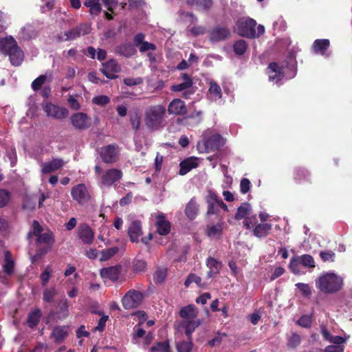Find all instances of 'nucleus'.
<instances>
[{"instance_id":"nucleus-34","label":"nucleus","mask_w":352,"mask_h":352,"mask_svg":"<svg viewBox=\"0 0 352 352\" xmlns=\"http://www.w3.org/2000/svg\"><path fill=\"white\" fill-rule=\"evenodd\" d=\"M206 265L210 270L207 274L208 278L218 274L221 268V263L213 258H208Z\"/></svg>"},{"instance_id":"nucleus-40","label":"nucleus","mask_w":352,"mask_h":352,"mask_svg":"<svg viewBox=\"0 0 352 352\" xmlns=\"http://www.w3.org/2000/svg\"><path fill=\"white\" fill-rule=\"evenodd\" d=\"M272 229V225L270 223L257 224L253 230L254 236L257 237H264L267 236Z\"/></svg>"},{"instance_id":"nucleus-13","label":"nucleus","mask_w":352,"mask_h":352,"mask_svg":"<svg viewBox=\"0 0 352 352\" xmlns=\"http://www.w3.org/2000/svg\"><path fill=\"white\" fill-rule=\"evenodd\" d=\"M91 32V27L86 23H81L79 25L67 31L64 35L66 41H73L81 36L88 34Z\"/></svg>"},{"instance_id":"nucleus-44","label":"nucleus","mask_w":352,"mask_h":352,"mask_svg":"<svg viewBox=\"0 0 352 352\" xmlns=\"http://www.w3.org/2000/svg\"><path fill=\"white\" fill-rule=\"evenodd\" d=\"M85 6L89 8V12L91 15L98 14L102 10L100 0H86Z\"/></svg>"},{"instance_id":"nucleus-20","label":"nucleus","mask_w":352,"mask_h":352,"mask_svg":"<svg viewBox=\"0 0 352 352\" xmlns=\"http://www.w3.org/2000/svg\"><path fill=\"white\" fill-rule=\"evenodd\" d=\"M321 334L323 339L334 344L344 345L347 340L346 337L333 336L324 325H321Z\"/></svg>"},{"instance_id":"nucleus-41","label":"nucleus","mask_w":352,"mask_h":352,"mask_svg":"<svg viewBox=\"0 0 352 352\" xmlns=\"http://www.w3.org/2000/svg\"><path fill=\"white\" fill-rule=\"evenodd\" d=\"M35 35V30L34 27L30 24H26L21 28L19 36L23 40H29L33 38Z\"/></svg>"},{"instance_id":"nucleus-36","label":"nucleus","mask_w":352,"mask_h":352,"mask_svg":"<svg viewBox=\"0 0 352 352\" xmlns=\"http://www.w3.org/2000/svg\"><path fill=\"white\" fill-rule=\"evenodd\" d=\"M223 230V223L218 222L215 225H208L206 228L207 235L212 239L219 238Z\"/></svg>"},{"instance_id":"nucleus-48","label":"nucleus","mask_w":352,"mask_h":352,"mask_svg":"<svg viewBox=\"0 0 352 352\" xmlns=\"http://www.w3.org/2000/svg\"><path fill=\"white\" fill-rule=\"evenodd\" d=\"M120 250L118 247H113L101 252L100 261H107L115 256Z\"/></svg>"},{"instance_id":"nucleus-33","label":"nucleus","mask_w":352,"mask_h":352,"mask_svg":"<svg viewBox=\"0 0 352 352\" xmlns=\"http://www.w3.org/2000/svg\"><path fill=\"white\" fill-rule=\"evenodd\" d=\"M136 50L131 43H124L116 48V53L125 57H130L134 55Z\"/></svg>"},{"instance_id":"nucleus-42","label":"nucleus","mask_w":352,"mask_h":352,"mask_svg":"<svg viewBox=\"0 0 352 352\" xmlns=\"http://www.w3.org/2000/svg\"><path fill=\"white\" fill-rule=\"evenodd\" d=\"M41 316V311L38 309H36L30 312L27 320L28 326L30 328L36 327L40 320Z\"/></svg>"},{"instance_id":"nucleus-26","label":"nucleus","mask_w":352,"mask_h":352,"mask_svg":"<svg viewBox=\"0 0 352 352\" xmlns=\"http://www.w3.org/2000/svg\"><path fill=\"white\" fill-rule=\"evenodd\" d=\"M7 55L9 56L10 63L14 66L20 65L24 58L23 52L18 45L13 47Z\"/></svg>"},{"instance_id":"nucleus-47","label":"nucleus","mask_w":352,"mask_h":352,"mask_svg":"<svg viewBox=\"0 0 352 352\" xmlns=\"http://www.w3.org/2000/svg\"><path fill=\"white\" fill-rule=\"evenodd\" d=\"M247 47L246 42L243 39L236 41L233 45L234 51L238 55H243L245 52Z\"/></svg>"},{"instance_id":"nucleus-5","label":"nucleus","mask_w":352,"mask_h":352,"mask_svg":"<svg viewBox=\"0 0 352 352\" xmlns=\"http://www.w3.org/2000/svg\"><path fill=\"white\" fill-rule=\"evenodd\" d=\"M301 266L308 269L315 267V261L312 256L303 254L302 256H293L289 265L291 272L297 275L304 274L305 272L302 270Z\"/></svg>"},{"instance_id":"nucleus-9","label":"nucleus","mask_w":352,"mask_h":352,"mask_svg":"<svg viewBox=\"0 0 352 352\" xmlns=\"http://www.w3.org/2000/svg\"><path fill=\"white\" fill-rule=\"evenodd\" d=\"M122 177V172L117 168H110L105 170L100 177L99 186L102 187H109L116 182H119Z\"/></svg>"},{"instance_id":"nucleus-32","label":"nucleus","mask_w":352,"mask_h":352,"mask_svg":"<svg viewBox=\"0 0 352 352\" xmlns=\"http://www.w3.org/2000/svg\"><path fill=\"white\" fill-rule=\"evenodd\" d=\"M183 82L171 87L173 91H182L190 88L192 86V80L191 77L187 74H183L181 76Z\"/></svg>"},{"instance_id":"nucleus-16","label":"nucleus","mask_w":352,"mask_h":352,"mask_svg":"<svg viewBox=\"0 0 352 352\" xmlns=\"http://www.w3.org/2000/svg\"><path fill=\"white\" fill-rule=\"evenodd\" d=\"M77 234L85 244H91L94 241V232L87 223H82L78 227Z\"/></svg>"},{"instance_id":"nucleus-28","label":"nucleus","mask_w":352,"mask_h":352,"mask_svg":"<svg viewBox=\"0 0 352 352\" xmlns=\"http://www.w3.org/2000/svg\"><path fill=\"white\" fill-rule=\"evenodd\" d=\"M17 45L15 39L11 36H6L0 38V52L7 55L11 50Z\"/></svg>"},{"instance_id":"nucleus-45","label":"nucleus","mask_w":352,"mask_h":352,"mask_svg":"<svg viewBox=\"0 0 352 352\" xmlns=\"http://www.w3.org/2000/svg\"><path fill=\"white\" fill-rule=\"evenodd\" d=\"M69 314V302L67 299H64L61 302L59 311L57 313V318L60 320H63L66 318Z\"/></svg>"},{"instance_id":"nucleus-19","label":"nucleus","mask_w":352,"mask_h":352,"mask_svg":"<svg viewBox=\"0 0 352 352\" xmlns=\"http://www.w3.org/2000/svg\"><path fill=\"white\" fill-rule=\"evenodd\" d=\"M168 112L170 115H184L187 112V107L182 100L175 98L169 103Z\"/></svg>"},{"instance_id":"nucleus-59","label":"nucleus","mask_w":352,"mask_h":352,"mask_svg":"<svg viewBox=\"0 0 352 352\" xmlns=\"http://www.w3.org/2000/svg\"><path fill=\"white\" fill-rule=\"evenodd\" d=\"M10 199L9 192L3 189H0V208L4 207Z\"/></svg>"},{"instance_id":"nucleus-29","label":"nucleus","mask_w":352,"mask_h":352,"mask_svg":"<svg viewBox=\"0 0 352 352\" xmlns=\"http://www.w3.org/2000/svg\"><path fill=\"white\" fill-rule=\"evenodd\" d=\"M222 91L220 86L214 81L210 82L208 98L210 100L217 102L221 98Z\"/></svg>"},{"instance_id":"nucleus-21","label":"nucleus","mask_w":352,"mask_h":352,"mask_svg":"<svg viewBox=\"0 0 352 352\" xmlns=\"http://www.w3.org/2000/svg\"><path fill=\"white\" fill-rule=\"evenodd\" d=\"M120 274V267L118 265L104 267L100 270V274L102 278H108L116 281Z\"/></svg>"},{"instance_id":"nucleus-8","label":"nucleus","mask_w":352,"mask_h":352,"mask_svg":"<svg viewBox=\"0 0 352 352\" xmlns=\"http://www.w3.org/2000/svg\"><path fill=\"white\" fill-rule=\"evenodd\" d=\"M236 29L239 34L248 38H254L252 28H256V21L249 17H243L239 19L236 24Z\"/></svg>"},{"instance_id":"nucleus-14","label":"nucleus","mask_w":352,"mask_h":352,"mask_svg":"<svg viewBox=\"0 0 352 352\" xmlns=\"http://www.w3.org/2000/svg\"><path fill=\"white\" fill-rule=\"evenodd\" d=\"M72 126L76 129L84 130L91 126V118L86 113L79 112L71 117Z\"/></svg>"},{"instance_id":"nucleus-49","label":"nucleus","mask_w":352,"mask_h":352,"mask_svg":"<svg viewBox=\"0 0 352 352\" xmlns=\"http://www.w3.org/2000/svg\"><path fill=\"white\" fill-rule=\"evenodd\" d=\"M187 3L190 6H196L204 9H208L212 5V0H187Z\"/></svg>"},{"instance_id":"nucleus-50","label":"nucleus","mask_w":352,"mask_h":352,"mask_svg":"<svg viewBox=\"0 0 352 352\" xmlns=\"http://www.w3.org/2000/svg\"><path fill=\"white\" fill-rule=\"evenodd\" d=\"M36 241L38 243H43L47 245H52L54 242L52 233L47 232L43 234H40L37 236Z\"/></svg>"},{"instance_id":"nucleus-57","label":"nucleus","mask_w":352,"mask_h":352,"mask_svg":"<svg viewBox=\"0 0 352 352\" xmlns=\"http://www.w3.org/2000/svg\"><path fill=\"white\" fill-rule=\"evenodd\" d=\"M320 256L324 262H333L335 253L331 250L323 251L320 253Z\"/></svg>"},{"instance_id":"nucleus-43","label":"nucleus","mask_w":352,"mask_h":352,"mask_svg":"<svg viewBox=\"0 0 352 352\" xmlns=\"http://www.w3.org/2000/svg\"><path fill=\"white\" fill-rule=\"evenodd\" d=\"M252 208L250 204L245 202L243 203L237 209L235 214V219L237 220L247 218L246 216L250 213Z\"/></svg>"},{"instance_id":"nucleus-63","label":"nucleus","mask_w":352,"mask_h":352,"mask_svg":"<svg viewBox=\"0 0 352 352\" xmlns=\"http://www.w3.org/2000/svg\"><path fill=\"white\" fill-rule=\"evenodd\" d=\"M257 223V219L256 216L247 217L243 221L244 226L248 229L255 228Z\"/></svg>"},{"instance_id":"nucleus-22","label":"nucleus","mask_w":352,"mask_h":352,"mask_svg":"<svg viewBox=\"0 0 352 352\" xmlns=\"http://www.w3.org/2000/svg\"><path fill=\"white\" fill-rule=\"evenodd\" d=\"M65 162L60 158L53 159L52 161L42 164L41 172L43 174L54 172L65 165Z\"/></svg>"},{"instance_id":"nucleus-3","label":"nucleus","mask_w":352,"mask_h":352,"mask_svg":"<svg viewBox=\"0 0 352 352\" xmlns=\"http://www.w3.org/2000/svg\"><path fill=\"white\" fill-rule=\"evenodd\" d=\"M269 80L274 84L280 85L281 81L285 79H290L296 76V70L294 67L279 66L276 63H272L267 67Z\"/></svg>"},{"instance_id":"nucleus-15","label":"nucleus","mask_w":352,"mask_h":352,"mask_svg":"<svg viewBox=\"0 0 352 352\" xmlns=\"http://www.w3.org/2000/svg\"><path fill=\"white\" fill-rule=\"evenodd\" d=\"M101 72L108 78L114 79L117 78V74L120 72V67L116 60L111 59L107 63H102Z\"/></svg>"},{"instance_id":"nucleus-4","label":"nucleus","mask_w":352,"mask_h":352,"mask_svg":"<svg viewBox=\"0 0 352 352\" xmlns=\"http://www.w3.org/2000/svg\"><path fill=\"white\" fill-rule=\"evenodd\" d=\"M210 131H206L201 141L197 143V147L200 153H208L217 150L226 143V140L219 134H211Z\"/></svg>"},{"instance_id":"nucleus-11","label":"nucleus","mask_w":352,"mask_h":352,"mask_svg":"<svg viewBox=\"0 0 352 352\" xmlns=\"http://www.w3.org/2000/svg\"><path fill=\"white\" fill-rule=\"evenodd\" d=\"M71 195L72 198L80 205L86 204L91 198L88 190L84 184H79L74 186L71 190Z\"/></svg>"},{"instance_id":"nucleus-24","label":"nucleus","mask_w":352,"mask_h":352,"mask_svg":"<svg viewBox=\"0 0 352 352\" xmlns=\"http://www.w3.org/2000/svg\"><path fill=\"white\" fill-rule=\"evenodd\" d=\"M197 315L198 310L193 305L184 307L179 311V316L182 318V320H199Z\"/></svg>"},{"instance_id":"nucleus-2","label":"nucleus","mask_w":352,"mask_h":352,"mask_svg":"<svg viewBox=\"0 0 352 352\" xmlns=\"http://www.w3.org/2000/svg\"><path fill=\"white\" fill-rule=\"evenodd\" d=\"M165 114L166 108L161 104L148 107L144 113L146 126L153 131L160 129L164 126Z\"/></svg>"},{"instance_id":"nucleus-37","label":"nucleus","mask_w":352,"mask_h":352,"mask_svg":"<svg viewBox=\"0 0 352 352\" xmlns=\"http://www.w3.org/2000/svg\"><path fill=\"white\" fill-rule=\"evenodd\" d=\"M230 34L229 30L226 28H217L210 33V39L212 41H218L225 39Z\"/></svg>"},{"instance_id":"nucleus-64","label":"nucleus","mask_w":352,"mask_h":352,"mask_svg":"<svg viewBox=\"0 0 352 352\" xmlns=\"http://www.w3.org/2000/svg\"><path fill=\"white\" fill-rule=\"evenodd\" d=\"M344 349V345L340 344H331L324 348V352H343Z\"/></svg>"},{"instance_id":"nucleus-56","label":"nucleus","mask_w":352,"mask_h":352,"mask_svg":"<svg viewBox=\"0 0 352 352\" xmlns=\"http://www.w3.org/2000/svg\"><path fill=\"white\" fill-rule=\"evenodd\" d=\"M151 351L153 352H168L169 345L168 342H158L155 346H152Z\"/></svg>"},{"instance_id":"nucleus-46","label":"nucleus","mask_w":352,"mask_h":352,"mask_svg":"<svg viewBox=\"0 0 352 352\" xmlns=\"http://www.w3.org/2000/svg\"><path fill=\"white\" fill-rule=\"evenodd\" d=\"M57 294V290L55 287L46 288L43 291V300L47 302H52L54 301L55 296Z\"/></svg>"},{"instance_id":"nucleus-51","label":"nucleus","mask_w":352,"mask_h":352,"mask_svg":"<svg viewBox=\"0 0 352 352\" xmlns=\"http://www.w3.org/2000/svg\"><path fill=\"white\" fill-rule=\"evenodd\" d=\"M167 276V270L165 267H159L154 274V280L155 283H161L164 282Z\"/></svg>"},{"instance_id":"nucleus-25","label":"nucleus","mask_w":352,"mask_h":352,"mask_svg":"<svg viewBox=\"0 0 352 352\" xmlns=\"http://www.w3.org/2000/svg\"><path fill=\"white\" fill-rule=\"evenodd\" d=\"M156 226L157 230L160 235H166L170 230V224L162 213L157 217Z\"/></svg>"},{"instance_id":"nucleus-55","label":"nucleus","mask_w":352,"mask_h":352,"mask_svg":"<svg viewBox=\"0 0 352 352\" xmlns=\"http://www.w3.org/2000/svg\"><path fill=\"white\" fill-rule=\"evenodd\" d=\"M311 316L308 315L301 316L297 321L298 324L305 328L310 327L311 325Z\"/></svg>"},{"instance_id":"nucleus-17","label":"nucleus","mask_w":352,"mask_h":352,"mask_svg":"<svg viewBox=\"0 0 352 352\" xmlns=\"http://www.w3.org/2000/svg\"><path fill=\"white\" fill-rule=\"evenodd\" d=\"M201 324V320H182L177 327V329L179 331H184L187 336L188 338L190 340L192 333Z\"/></svg>"},{"instance_id":"nucleus-38","label":"nucleus","mask_w":352,"mask_h":352,"mask_svg":"<svg viewBox=\"0 0 352 352\" xmlns=\"http://www.w3.org/2000/svg\"><path fill=\"white\" fill-rule=\"evenodd\" d=\"M201 111H195L188 116H186L182 119L183 123L188 126H195L201 122Z\"/></svg>"},{"instance_id":"nucleus-6","label":"nucleus","mask_w":352,"mask_h":352,"mask_svg":"<svg viewBox=\"0 0 352 352\" xmlns=\"http://www.w3.org/2000/svg\"><path fill=\"white\" fill-rule=\"evenodd\" d=\"M206 199L208 204V215L216 214L221 216L222 213L228 212V206L214 192L209 191Z\"/></svg>"},{"instance_id":"nucleus-18","label":"nucleus","mask_w":352,"mask_h":352,"mask_svg":"<svg viewBox=\"0 0 352 352\" xmlns=\"http://www.w3.org/2000/svg\"><path fill=\"white\" fill-rule=\"evenodd\" d=\"M3 273L6 276H11L15 270V261L10 251H6L2 263Z\"/></svg>"},{"instance_id":"nucleus-61","label":"nucleus","mask_w":352,"mask_h":352,"mask_svg":"<svg viewBox=\"0 0 352 352\" xmlns=\"http://www.w3.org/2000/svg\"><path fill=\"white\" fill-rule=\"evenodd\" d=\"M300 336L297 333H293L288 340V346L292 348H296L300 343Z\"/></svg>"},{"instance_id":"nucleus-58","label":"nucleus","mask_w":352,"mask_h":352,"mask_svg":"<svg viewBox=\"0 0 352 352\" xmlns=\"http://www.w3.org/2000/svg\"><path fill=\"white\" fill-rule=\"evenodd\" d=\"M92 102L98 105L104 106L110 102V98L107 96L101 95L94 97Z\"/></svg>"},{"instance_id":"nucleus-62","label":"nucleus","mask_w":352,"mask_h":352,"mask_svg":"<svg viewBox=\"0 0 352 352\" xmlns=\"http://www.w3.org/2000/svg\"><path fill=\"white\" fill-rule=\"evenodd\" d=\"M146 267V263L144 260L137 259L133 263V270L135 272H144Z\"/></svg>"},{"instance_id":"nucleus-10","label":"nucleus","mask_w":352,"mask_h":352,"mask_svg":"<svg viewBox=\"0 0 352 352\" xmlns=\"http://www.w3.org/2000/svg\"><path fill=\"white\" fill-rule=\"evenodd\" d=\"M120 148L116 144H109L101 148L100 155L102 161L110 164L116 162L119 156Z\"/></svg>"},{"instance_id":"nucleus-60","label":"nucleus","mask_w":352,"mask_h":352,"mask_svg":"<svg viewBox=\"0 0 352 352\" xmlns=\"http://www.w3.org/2000/svg\"><path fill=\"white\" fill-rule=\"evenodd\" d=\"M296 287L305 296H308L311 295V288L308 284L302 283H298L296 284Z\"/></svg>"},{"instance_id":"nucleus-39","label":"nucleus","mask_w":352,"mask_h":352,"mask_svg":"<svg viewBox=\"0 0 352 352\" xmlns=\"http://www.w3.org/2000/svg\"><path fill=\"white\" fill-rule=\"evenodd\" d=\"M192 283H195L200 288H206L208 286V284L206 282L202 281L200 276L192 273L188 276L186 281L184 282V285L186 287H188Z\"/></svg>"},{"instance_id":"nucleus-12","label":"nucleus","mask_w":352,"mask_h":352,"mask_svg":"<svg viewBox=\"0 0 352 352\" xmlns=\"http://www.w3.org/2000/svg\"><path fill=\"white\" fill-rule=\"evenodd\" d=\"M43 109L47 116L56 119L65 118L69 113L67 109L59 107L48 102L43 104Z\"/></svg>"},{"instance_id":"nucleus-52","label":"nucleus","mask_w":352,"mask_h":352,"mask_svg":"<svg viewBox=\"0 0 352 352\" xmlns=\"http://www.w3.org/2000/svg\"><path fill=\"white\" fill-rule=\"evenodd\" d=\"M52 273V270L50 265L47 266L41 274V284L45 286L49 282Z\"/></svg>"},{"instance_id":"nucleus-35","label":"nucleus","mask_w":352,"mask_h":352,"mask_svg":"<svg viewBox=\"0 0 352 352\" xmlns=\"http://www.w3.org/2000/svg\"><path fill=\"white\" fill-rule=\"evenodd\" d=\"M198 211V205L195 198H192L186 206L185 214L189 219L192 220L197 217Z\"/></svg>"},{"instance_id":"nucleus-53","label":"nucleus","mask_w":352,"mask_h":352,"mask_svg":"<svg viewBox=\"0 0 352 352\" xmlns=\"http://www.w3.org/2000/svg\"><path fill=\"white\" fill-rule=\"evenodd\" d=\"M177 349L178 352H190L192 349V342L189 341H182L177 343Z\"/></svg>"},{"instance_id":"nucleus-30","label":"nucleus","mask_w":352,"mask_h":352,"mask_svg":"<svg viewBox=\"0 0 352 352\" xmlns=\"http://www.w3.org/2000/svg\"><path fill=\"white\" fill-rule=\"evenodd\" d=\"M199 160L197 157H190L180 163L179 174L184 175L188 173L192 168L198 166Z\"/></svg>"},{"instance_id":"nucleus-27","label":"nucleus","mask_w":352,"mask_h":352,"mask_svg":"<svg viewBox=\"0 0 352 352\" xmlns=\"http://www.w3.org/2000/svg\"><path fill=\"white\" fill-rule=\"evenodd\" d=\"M330 42L328 39H317L314 42V51L319 54L328 57L329 54L327 50L329 47Z\"/></svg>"},{"instance_id":"nucleus-1","label":"nucleus","mask_w":352,"mask_h":352,"mask_svg":"<svg viewBox=\"0 0 352 352\" xmlns=\"http://www.w3.org/2000/svg\"><path fill=\"white\" fill-rule=\"evenodd\" d=\"M316 287L324 294H333L343 286V278L334 272L321 274L316 280Z\"/></svg>"},{"instance_id":"nucleus-31","label":"nucleus","mask_w":352,"mask_h":352,"mask_svg":"<svg viewBox=\"0 0 352 352\" xmlns=\"http://www.w3.org/2000/svg\"><path fill=\"white\" fill-rule=\"evenodd\" d=\"M67 335L68 327L57 326L53 329L51 336L56 343L59 344L67 338Z\"/></svg>"},{"instance_id":"nucleus-54","label":"nucleus","mask_w":352,"mask_h":352,"mask_svg":"<svg viewBox=\"0 0 352 352\" xmlns=\"http://www.w3.org/2000/svg\"><path fill=\"white\" fill-rule=\"evenodd\" d=\"M47 80L45 75H41L32 82V88L34 91H38Z\"/></svg>"},{"instance_id":"nucleus-23","label":"nucleus","mask_w":352,"mask_h":352,"mask_svg":"<svg viewBox=\"0 0 352 352\" xmlns=\"http://www.w3.org/2000/svg\"><path fill=\"white\" fill-rule=\"evenodd\" d=\"M128 234L131 241L139 242V239L142 235L141 223L139 221H134L131 223L128 229Z\"/></svg>"},{"instance_id":"nucleus-7","label":"nucleus","mask_w":352,"mask_h":352,"mask_svg":"<svg viewBox=\"0 0 352 352\" xmlns=\"http://www.w3.org/2000/svg\"><path fill=\"white\" fill-rule=\"evenodd\" d=\"M144 294L134 289L129 290L122 298V304L125 309L137 308L142 303Z\"/></svg>"}]
</instances>
